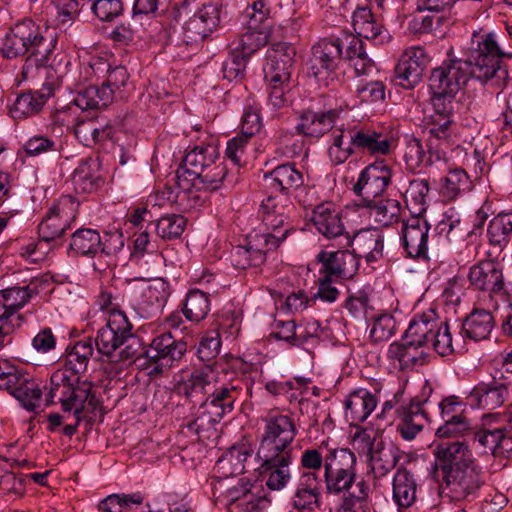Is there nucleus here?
<instances>
[{
    "label": "nucleus",
    "instance_id": "obj_1",
    "mask_svg": "<svg viewBox=\"0 0 512 512\" xmlns=\"http://www.w3.org/2000/svg\"><path fill=\"white\" fill-rule=\"evenodd\" d=\"M1 53L8 59L25 56L17 76L19 82H34L43 71H54L58 77H65L71 65L64 52L56 51V40L46 37L42 28L31 19L17 22L9 29Z\"/></svg>",
    "mask_w": 512,
    "mask_h": 512
},
{
    "label": "nucleus",
    "instance_id": "obj_2",
    "mask_svg": "<svg viewBox=\"0 0 512 512\" xmlns=\"http://www.w3.org/2000/svg\"><path fill=\"white\" fill-rule=\"evenodd\" d=\"M434 475L440 481V495L451 500H473L484 484L483 472L465 441L435 445Z\"/></svg>",
    "mask_w": 512,
    "mask_h": 512
},
{
    "label": "nucleus",
    "instance_id": "obj_3",
    "mask_svg": "<svg viewBox=\"0 0 512 512\" xmlns=\"http://www.w3.org/2000/svg\"><path fill=\"white\" fill-rule=\"evenodd\" d=\"M357 458L348 448H328L323 444L305 449L300 457V474L320 476L328 495L341 496L353 488L357 480Z\"/></svg>",
    "mask_w": 512,
    "mask_h": 512
},
{
    "label": "nucleus",
    "instance_id": "obj_4",
    "mask_svg": "<svg viewBox=\"0 0 512 512\" xmlns=\"http://www.w3.org/2000/svg\"><path fill=\"white\" fill-rule=\"evenodd\" d=\"M464 55V59L474 72V79L480 83L491 82L500 85L507 78L508 72L503 61L505 58H512V52L505 50L500 35L496 32H473Z\"/></svg>",
    "mask_w": 512,
    "mask_h": 512
},
{
    "label": "nucleus",
    "instance_id": "obj_5",
    "mask_svg": "<svg viewBox=\"0 0 512 512\" xmlns=\"http://www.w3.org/2000/svg\"><path fill=\"white\" fill-rule=\"evenodd\" d=\"M47 404H60L64 412L73 415L94 413L99 405L92 384L82 381L79 376L68 370H56L51 374L49 384L45 385Z\"/></svg>",
    "mask_w": 512,
    "mask_h": 512
},
{
    "label": "nucleus",
    "instance_id": "obj_6",
    "mask_svg": "<svg viewBox=\"0 0 512 512\" xmlns=\"http://www.w3.org/2000/svg\"><path fill=\"white\" fill-rule=\"evenodd\" d=\"M249 387L243 381L218 383L214 389L197 408L194 418L189 420L185 427L188 431L199 434L208 426L218 423L221 419L234 410L235 403L241 398L244 391Z\"/></svg>",
    "mask_w": 512,
    "mask_h": 512
},
{
    "label": "nucleus",
    "instance_id": "obj_7",
    "mask_svg": "<svg viewBox=\"0 0 512 512\" xmlns=\"http://www.w3.org/2000/svg\"><path fill=\"white\" fill-rule=\"evenodd\" d=\"M219 149L216 144H200L188 150L183 167L177 169L189 179L196 180V185L206 189L217 190L225 181L227 169L219 162Z\"/></svg>",
    "mask_w": 512,
    "mask_h": 512
},
{
    "label": "nucleus",
    "instance_id": "obj_8",
    "mask_svg": "<svg viewBox=\"0 0 512 512\" xmlns=\"http://www.w3.org/2000/svg\"><path fill=\"white\" fill-rule=\"evenodd\" d=\"M432 393L431 385L426 381L420 396H415L408 403L403 402L404 390L399 389L393 394L392 399L386 400L382 405V411L378 415L384 418L385 415L401 403L397 408V415L400 422L397 425V431L403 439H414L423 429L425 423L429 421L425 405Z\"/></svg>",
    "mask_w": 512,
    "mask_h": 512
},
{
    "label": "nucleus",
    "instance_id": "obj_9",
    "mask_svg": "<svg viewBox=\"0 0 512 512\" xmlns=\"http://www.w3.org/2000/svg\"><path fill=\"white\" fill-rule=\"evenodd\" d=\"M263 423L256 453L294 454L293 443L298 433L294 419L287 414L270 412Z\"/></svg>",
    "mask_w": 512,
    "mask_h": 512
},
{
    "label": "nucleus",
    "instance_id": "obj_10",
    "mask_svg": "<svg viewBox=\"0 0 512 512\" xmlns=\"http://www.w3.org/2000/svg\"><path fill=\"white\" fill-rule=\"evenodd\" d=\"M292 205L287 197L278 198L269 196L260 205L259 214L267 232L261 233L263 237L272 238L276 246H280L285 239L296 232L290 221Z\"/></svg>",
    "mask_w": 512,
    "mask_h": 512
},
{
    "label": "nucleus",
    "instance_id": "obj_11",
    "mask_svg": "<svg viewBox=\"0 0 512 512\" xmlns=\"http://www.w3.org/2000/svg\"><path fill=\"white\" fill-rule=\"evenodd\" d=\"M349 112L348 105L342 104L328 109L308 108L299 115L295 129L300 135L319 139L344 123Z\"/></svg>",
    "mask_w": 512,
    "mask_h": 512
},
{
    "label": "nucleus",
    "instance_id": "obj_12",
    "mask_svg": "<svg viewBox=\"0 0 512 512\" xmlns=\"http://www.w3.org/2000/svg\"><path fill=\"white\" fill-rule=\"evenodd\" d=\"M169 296V283L157 278L149 284L131 287L128 303L140 318L150 319L160 314Z\"/></svg>",
    "mask_w": 512,
    "mask_h": 512
},
{
    "label": "nucleus",
    "instance_id": "obj_13",
    "mask_svg": "<svg viewBox=\"0 0 512 512\" xmlns=\"http://www.w3.org/2000/svg\"><path fill=\"white\" fill-rule=\"evenodd\" d=\"M448 56L430 75L432 93L456 95L470 79H474V72L464 58L451 57L450 53Z\"/></svg>",
    "mask_w": 512,
    "mask_h": 512
},
{
    "label": "nucleus",
    "instance_id": "obj_14",
    "mask_svg": "<svg viewBox=\"0 0 512 512\" xmlns=\"http://www.w3.org/2000/svg\"><path fill=\"white\" fill-rule=\"evenodd\" d=\"M79 202L70 195L61 196L38 225L40 241L50 242L59 238L78 214Z\"/></svg>",
    "mask_w": 512,
    "mask_h": 512
},
{
    "label": "nucleus",
    "instance_id": "obj_15",
    "mask_svg": "<svg viewBox=\"0 0 512 512\" xmlns=\"http://www.w3.org/2000/svg\"><path fill=\"white\" fill-rule=\"evenodd\" d=\"M470 287L483 293L491 302L495 296L506 294V283L502 265L492 259L473 264L468 273Z\"/></svg>",
    "mask_w": 512,
    "mask_h": 512
},
{
    "label": "nucleus",
    "instance_id": "obj_16",
    "mask_svg": "<svg viewBox=\"0 0 512 512\" xmlns=\"http://www.w3.org/2000/svg\"><path fill=\"white\" fill-rule=\"evenodd\" d=\"M29 285L13 286L0 290V334L11 335L24 322V315L19 314L32 298Z\"/></svg>",
    "mask_w": 512,
    "mask_h": 512
},
{
    "label": "nucleus",
    "instance_id": "obj_17",
    "mask_svg": "<svg viewBox=\"0 0 512 512\" xmlns=\"http://www.w3.org/2000/svg\"><path fill=\"white\" fill-rule=\"evenodd\" d=\"M45 82L40 90L23 92L17 96L10 108L14 119H22L38 114L54 91L61 85L64 77H58L54 71H43Z\"/></svg>",
    "mask_w": 512,
    "mask_h": 512
},
{
    "label": "nucleus",
    "instance_id": "obj_18",
    "mask_svg": "<svg viewBox=\"0 0 512 512\" xmlns=\"http://www.w3.org/2000/svg\"><path fill=\"white\" fill-rule=\"evenodd\" d=\"M393 167L385 160H377L367 165L359 174L353 191L363 201L380 197L392 183Z\"/></svg>",
    "mask_w": 512,
    "mask_h": 512
},
{
    "label": "nucleus",
    "instance_id": "obj_19",
    "mask_svg": "<svg viewBox=\"0 0 512 512\" xmlns=\"http://www.w3.org/2000/svg\"><path fill=\"white\" fill-rule=\"evenodd\" d=\"M132 336V325L122 311H114L109 315L105 326L96 335L95 343L99 354L111 356L118 348L125 345Z\"/></svg>",
    "mask_w": 512,
    "mask_h": 512
},
{
    "label": "nucleus",
    "instance_id": "obj_20",
    "mask_svg": "<svg viewBox=\"0 0 512 512\" xmlns=\"http://www.w3.org/2000/svg\"><path fill=\"white\" fill-rule=\"evenodd\" d=\"M311 222L316 231L329 240H338L339 244L347 248L351 243V236L345 231L342 213L332 202H324L314 207Z\"/></svg>",
    "mask_w": 512,
    "mask_h": 512
},
{
    "label": "nucleus",
    "instance_id": "obj_21",
    "mask_svg": "<svg viewBox=\"0 0 512 512\" xmlns=\"http://www.w3.org/2000/svg\"><path fill=\"white\" fill-rule=\"evenodd\" d=\"M272 238L263 237L256 233L249 235L247 243L237 245L230 251L229 259L233 267L245 270L250 267H259L266 261V254L278 248Z\"/></svg>",
    "mask_w": 512,
    "mask_h": 512
},
{
    "label": "nucleus",
    "instance_id": "obj_22",
    "mask_svg": "<svg viewBox=\"0 0 512 512\" xmlns=\"http://www.w3.org/2000/svg\"><path fill=\"white\" fill-rule=\"evenodd\" d=\"M260 465V475L265 480L266 486L273 491H281L288 486L292 479L290 466L294 454H261L256 453Z\"/></svg>",
    "mask_w": 512,
    "mask_h": 512
},
{
    "label": "nucleus",
    "instance_id": "obj_23",
    "mask_svg": "<svg viewBox=\"0 0 512 512\" xmlns=\"http://www.w3.org/2000/svg\"><path fill=\"white\" fill-rule=\"evenodd\" d=\"M355 441L368 449L371 469L375 477H384L393 470L401 458V451L393 443L375 442L365 431L355 435Z\"/></svg>",
    "mask_w": 512,
    "mask_h": 512
},
{
    "label": "nucleus",
    "instance_id": "obj_24",
    "mask_svg": "<svg viewBox=\"0 0 512 512\" xmlns=\"http://www.w3.org/2000/svg\"><path fill=\"white\" fill-rule=\"evenodd\" d=\"M295 55L296 50L291 44L271 43L266 51V63L263 67L265 81L283 83L290 80Z\"/></svg>",
    "mask_w": 512,
    "mask_h": 512
},
{
    "label": "nucleus",
    "instance_id": "obj_25",
    "mask_svg": "<svg viewBox=\"0 0 512 512\" xmlns=\"http://www.w3.org/2000/svg\"><path fill=\"white\" fill-rule=\"evenodd\" d=\"M316 259L321 264L319 273H326L337 280L351 279L360 264L357 254L347 249L333 252L322 250Z\"/></svg>",
    "mask_w": 512,
    "mask_h": 512
},
{
    "label": "nucleus",
    "instance_id": "obj_26",
    "mask_svg": "<svg viewBox=\"0 0 512 512\" xmlns=\"http://www.w3.org/2000/svg\"><path fill=\"white\" fill-rule=\"evenodd\" d=\"M426 146L436 160L445 158L446 151L454 144L457 123L452 118L429 117Z\"/></svg>",
    "mask_w": 512,
    "mask_h": 512
},
{
    "label": "nucleus",
    "instance_id": "obj_27",
    "mask_svg": "<svg viewBox=\"0 0 512 512\" xmlns=\"http://www.w3.org/2000/svg\"><path fill=\"white\" fill-rule=\"evenodd\" d=\"M429 230V224L422 217H411L403 224L401 240L407 257L428 258Z\"/></svg>",
    "mask_w": 512,
    "mask_h": 512
},
{
    "label": "nucleus",
    "instance_id": "obj_28",
    "mask_svg": "<svg viewBox=\"0 0 512 512\" xmlns=\"http://www.w3.org/2000/svg\"><path fill=\"white\" fill-rule=\"evenodd\" d=\"M269 499L263 488L248 483L228 489L225 505L229 512H259L266 508Z\"/></svg>",
    "mask_w": 512,
    "mask_h": 512
},
{
    "label": "nucleus",
    "instance_id": "obj_29",
    "mask_svg": "<svg viewBox=\"0 0 512 512\" xmlns=\"http://www.w3.org/2000/svg\"><path fill=\"white\" fill-rule=\"evenodd\" d=\"M425 68V52L421 47L405 51L394 71L393 81L404 89L414 88L422 79Z\"/></svg>",
    "mask_w": 512,
    "mask_h": 512
},
{
    "label": "nucleus",
    "instance_id": "obj_30",
    "mask_svg": "<svg viewBox=\"0 0 512 512\" xmlns=\"http://www.w3.org/2000/svg\"><path fill=\"white\" fill-rule=\"evenodd\" d=\"M321 476L300 474L290 498L293 509L299 512H313L321 505Z\"/></svg>",
    "mask_w": 512,
    "mask_h": 512
},
{
    "label": "nucleus",
    "instance_id": "obj_31",
    "mask_svg": "<svg viewBox=\"0 0 512 512\" xmlns=\"http://www.w3.org/2000/svg\"><path fill=\"white\" fill-rule=\"evenodd\" d=\"M219 383L218 373L213 365L207 364L195 368L179 386L181 392L191 401L197 400L199 404L209 395Z\"/></svg>",
    "mask_w": 512,
    "mask_h": 512
},
{
    "label": "nucleus",
    "instance_id": "obj_32",
    "mask_svg": "<svg viewBox=\"0 0 512 512\" xmlns=\"http://www.w3.org/2000/svg\"><path fill=\"white\" fill-rule=\"evenodd\" d=\"M187 351V343L175 339L170 332L155 336L147 351V356L162 367H171L174 362L181 360Z\"/></svg>",
    "mask_w": 512,
    "mask_h": 512
},
{
    "label": "nucleus",
    "instance_id": "obj_33",
    "mask_svg": "<svg viewBox=\"0 0 512 512\" xmlns=\"http://www.w3.org/2000/svg\"><path fill=\"white\" fill-rule=\"evenodd\" d=\"M509 398V388L505 383L493 378L491 382L478 383L468 395L472 407L494 410Z\"/></svg>",
    "mask_w": 512,
    "mask_h": 512
},
{
    "label": "nucleus",
    "instance_id": "obj_34",
    "mask_svg": "<svg viewBox=\"0 0 512 512\" xmlns=\"http://www.w3.org/2000/svg\"><path fill=\"white\" fill-rule=\"evenodd\" d=\"M339 45L336 38H325L313 45L310 69L315 77L333 72L338 67L343 56Z\"/></svg>",
    "mask_w": 512,
    "mask_h": 512
},
{
    "label": "nucleus",
    "instance_id": "obj_35",
    "mask_svg": "<svg viewBox=\"0 0 512 512\" xmlns=\"http://www.w3.org/2000/svg\"><path fill=\"white\" fill-rule=\"evenodd\" d=\"M352 25L356 36L371 40L375 45H384L392 38L368 7H358L353 12Z\"/></svg>",
    "mask_w": 512,
    "mask_h": 512
},
{
    "label": "nucleus",
    "instance_id": "obj_36",
    "mask_svg": "<svg viewBox=\"0 0 512 512\" xmlns=\"http://www.w3.org/2000/svg\"><path fill=\"white\" fill-rule=\"evenodd\" d=\"M352 143L355 151L371 155H387L392 147L393 139L388 134L378 132L369 127L352 126Z\"/></svg>",
    "mask_w": 512,
    "mask_h": 512
},
{
    "label": "nucleus",
    "instance_id": "obj_37",
    "mask_svg": "<svg viewBox=\"0 0 512 512\" xmlns=\"http://www.w3.org/2000/svg\"><path fill=\"white\" fill-rule=\"evenodd\" d=\"M474 440L484 448L485 453H491L494 457H512V428L508 422L504 427L475 432Z\"/></svg>",
    "mask_w": 512,
    "mask_h": 512
},
{
    "label": "nucleus",
    "instance_id": "obj_38",
    "mask_svg": "<svg viewBox=\"0 0 512 512\" xmlns=\"http://www.w3.org/2000/svg\"><path fill=\"white\" fill-rule=\"evenodd\" d=\"M378 400L366 388L351 391L345 399V417L351 426L363 423L375 410Z\"/></svg>",
    "mask_w": 512,
    "mask_h": 512
},
{
    "label": "nucleus",
    "instance_id": "obj_39",
    "mask_svg": "<svg viewBox=\"0 0 512 512\" xmlns=\"http://www.w3.org/2000/svg\"><path fill=\"white\" fill-rule=\"evenodd\" d=\"M336 39L343 51L342 59L349 62L357 76L367 75L374 70V62L366 53L361 38L354 34H344L343 37Z\"/></svg>",
    "mask_w": 512,
    "mask_h": 512
},
{
    "label": "nucleus",
    "instance_id": "obj_40",
    "mask_svg": "<svg viewBox=\"0 0 512 512\" xmlns=\"http://www.w3.org/2000/svg\"><path fill=\"white\" fill-rule=\"evenodd\" d=\"M264 180L268 187L288 195L303 186L304 175L294 163H286L266 173Z\"/></svg>",
    "mask_w": 512,
    "mask_h": 512
},
{
    "label": "nucleus",
    "instance_id": "obj_41",
    "mask_svg": "<svg viewBox=\"0 0 512 512\" xmlns=\"http://www.w3.org/2000/svg\"><path fill=\"white\" fill-rule=\"evenodd\" d=\"M494 326L495 320L491 312L485 309H473L463 320L459 333L464 341L469 339L478 342L488 339Z\"/></svg>",
    "mask_w": 512,
    "mask_h": 512
},
{
    "label": "nucleus",
    "instance_id": "obj_42",
    "mask_svg": "<svg viewBox=\"0 0 512 512\" xmlns=\"http://www.w3.org/2000/svg\"><path fill=\"white\" fill-rule=\"evenodd\" d=\"M348 247H353L358 259L365 258L367 263H372L383 257L384 236L377 230L359 231Z\"/></svg>",
    "mask_w": 512,
    "mask_h": 512
},
{
    "label": "nucleus",
    "instance_id": "obj_43",
    "mask_svg": "<svg viewBox=\"0 0 512 512\" xmlns=\"http://www.w3.org/2000/svg\"><path fill=\"white\" fill-rule=\"evenodd\" d=\"M388 358L401 370H412L416 365L425 362L426 354L421 346L402 338L400 342L389 345Z\"/></svg>",
    "mask_w": 512,
    "mask_h": 512
},
{
    "label": "nucleus",
    "instance_id": "obj_44",
    "mask_svg": "<svg viewBox=\"0 0 512 512\" xmlns=\"http://www.w3.org/2000/svg\"><path fill=\"white\" fill-rule=\"evenodd\" d=\"M252 453L253 449L249 444L233 446L218 459L215 471L223 478L240 475L244 473L245 462Z\"/></svg>",
    "mask_w": 512,
    "mask_h": 512
},
{
    "label": "nucleus",
    "instance_id": "obj_45",
    "mask_svg": "<svg viewBox=\"0 0 512 512\" xmlns=\"http://www.w3.org/2000/svg\"><path fill=\"white\" fill-rule=\"evenodd\" d=\"M392 498L398 509L411 507L417 498L416 480L407 469L399 468L394 475Z\"/></svg>",
    "mask_w": 512,
    "mask_h": 512
},
{
    "label": "nucleus",
    "instance_id": "obj_46",
    "mask_svg": "<svg viewBox=\"0 0 512 512\" xmlns=\"http://www.w3.org/2000/svg\"><path fill=\"white\" fill-rule=\"evenodd\" d=\"M352 126L341 123L331 134L328 157L335 166L343 164L355 152L351 139Z\"/></svg>",
    "mask_w": 512,
    "mask_h": 512
},
{
    "label": "nucleus",
    "instance_id": "obj_47",
    "mask_svg": "<svg viewBox=\"0 0 512 512\" xmlns=\"http://www.w3.org/2000/svg\"><path fill=\"white\" fill-rule=\"evenodd\" d=\"M94 354L92 338H84L70 344L66 349L65 365L59 370H68L77 376L87 370L88 363Z\"/></svg>",
    "mask_w": 512,
    "mask_h": 512
},
{
    "label": "nucleus",
    "instance_id": "obj_48",
    "mask_svg": "<svg viewBox=\"0 0 512 512\" xmlns=\"http://www.w3.org/2000/svg\"><path fill=\"white\" fill-rule=\"evenodd\" d=\"M429 344L438 354L447 356L454 352L462 351L465 343L460 333L458 336L453 337L447 321H439L436 318Z\"/></svg>",
    "mask_w": 512,
    "mask_h": 512
},
{
    "label": "nucleus",
    "instance_id": "obj_49",
    "mask_svg": "<svg viewBox=\"0 0 512 512\" xmlns=\"http://www.w3.org/2000/svg\"><path fill=\"white\" fill-rule=\"evenodd\" d=\"M364 206L369 209L370 216L381 226H391L401 219V204L392 198H372L364 201Z\"/></svg>",
    "mask_w": 512,
    "mask_h": 512
},
{
    "label": "nucleus",
    "instance_id": "obj_50",
    "mask_svg": "<svg viewBox=\"0 0 512 512\" xmlns=\"http://www.w3.org/2000/svg\"><path fill=\"white\" fill-rule=\"evenodd\" d=\"M270 39V31L250 29L247 26L246 31L240 34L231 43V49L249 60L253 54H255L262 47L269 44Z\"/></svg>",
    "mask_w": 512,
    "mask_h": 512
},
{
    "label": "nucleus",
    "instance_id": "obj_51",
    "mask_svg": "<svg viewBox=\"0 0 512 512\" xmlns=\"http://www.w3.org/2000/svg\"><path fill=\"white\" fill-rule=\"evenodd\" d=\"M178 187L182 189L179 197L178 208L182 211H191L204 206L208 189L196 185V180L189 179L181 173L177 174ZM209 191H212L209 189Z\"/></svg>",
    "mask_w": 512,
    "mask_h": 512
},
{
    "label": "nucleus",
    "instance_id": "obj_52",
    "mask_svg": "<svg viewBox=\"0 0 512 512\" xmlns=\"http://www.w3.org/2000/svg\"><path fill=\"white\" fill-rule=\"evenodd\" d=\"M84 0H54L52 2L51 23L58 29H67L78 18Z\"/></svg>",
    "mask_w": 512,
    "mask_h": 512
},
{
    "label": "nucleus",
    "instance_id": "obj_53",
    "mask_svg": "<svg viewBox=\"0 0 512 512\" xmlns=\"http://www.w3.org/2000/svg\"><path fill=\"white\" fill-rule=\"evenodd\" d=\"M101 243L102 237L97 230L81 228L72 234L69 248L76 255L94 257L99 252Z\"/></svg>",
    "mask_w": 512,
    "mask_h": 512
},
{
    "label": "nucleus",
    "instance_id": "obj_54",
    "mask_svg": "<svg viewBox=\"0 0 512 512\" xmlns=\"http://www.w3.org/2000/svg\"><path fill=\"white\" fill-rule=\"evenodd\" d=\"M435 321L436 317L433 311L423 313L410 322L403 338L422 348L429 345Z\"/></svg>",
    "mask_w": 512,
    "mask_h": 512
},
{
    "label": "nucleus",
    "instance_id": "obj_55",
    "mask_svg": "<svg viewBox=\"0 0 512 512\" xmlns=\"http://www.w3.org/2000/svg\"><path fill=\"white\" fill-rule=\"evenodd\" d=\"M472 182L465 170H450L442 179L440 194L446 201H454L462 193L470 191Z\"/></svg>",
    "mask_w": 512,
    "mask_h": 512
},
{
    "label": "nucleus",
    "instance_id": "obj_56",
    "mask_svg": "<svg viewBox=\"0 0 512 512\" xmlns=\"http://www.w3.org/2000/svg\"><path fill=\"white\" fill-rule=\"evenodd\" d=\"M355 488L343 493V500L340 504L339 512H371L369 506V484L361 479L355 481Z\"/></svg>",
    "mask_w": 512,
    "mask_h": 512
},
{
    "label": "nucleus",
    "instance_id": "obj_57",
    "mask_svg": "<svg viewBox=\"0 0 512 512\" xmlns=\"http://www.w3.org/2000/svg\"><path fill=\"white\" fill-rule=\"evenodd\" d=\"M271 12L270 0H256L244 11L245 23L250 29L271 32L273 24Z\"/></svg>",
    "mask_w": 512,
    "mask_h": 512
},
{
    "label": "nucleus",
    "instance_id": "obj_58",
    "mask_svg": "<svg viewBox=\"0 0 512 512\" xmlns=\"http://www.w3.org/2000/svg\"><path fill=\"white\" fill-rule=\"evenodd\" d=\"M111 101V90L90 85L77 93L73 103L81 110H92L106 107Z\"/></svg>",
    "mask_w": 512,
    "mask_h": 512
},
{
    "label": "nucleus",
    "instance_id": "obj_59",
    "mask_svg": "<svg viewBox=\"0 0 512 512\" xmlns=\"http://www.w3.org/2000/svg\"><path fill=\"white\" fill-rule=\"evenodd\" d=\"M489 243L505 247L512 238V211L501 212L494 216L487 228Z\"/></svg>",
    "mask_w": 512,
    "mask_h": 512
},
{
    "label": "nucleus",
    "instance_id": "obj_60",
    "mask_svg": "<svg viewBox=\"0 0 512 512\" xmlns=\"http://www.w3.org/2000/svg\"><path fill=\"white\" fill-rule=\"evenodd\" d=\"M9 393L28 411H34L40 405L42 396L41 388L25 375L21 377L19 384L12 387Z\"/></svg>",
    "mask_w": 512,
    "mask_h": 512
},
{
    "label": "nucleus",
    "instance_id": "obj_61",
    "mask_svg": "<svg viewBox=\"0 0 512 512\" xmlns=\"http://www.w3.org/2000/svg\"><path fill=\"white\" fill-rule=\"evenodd\" d=\"M144 496L140 492L131 494H111L98 503L100 512H130L134 506L143 503Z\"/></svg>",
    "mask_w": 512,
    "mask_h": 512
},
{
    "label": "nucleus",
    "instance_id": "obj_62",
    "mask_svg": "<svg viewBox=\"0 0 512 512\" xmlns=\"http://www.w3.org/2000/svg\"><path fill=\"white\" fill-rule=\"evenodd\" d=\"M210 311L209 295L199 289H192L186 295L183 313L193 322L203 320Z\"/></svg>",
    "mask_w": 512,
    "mask_h": 512
},
{
    "label": "nucleus",
    "instance_id": "obj_63",
    "mask_svg": "<svg viewBox=\"0 0 512 512\" xmlns=\"http://www.w3.org/2000/svg\"><path fill=\"white\" fill-rule=\"evenodd\" d=\"M187 225V220L180 214H166L155 223V230L159 237L165 240L179 238Z\"/></svg>",
    "mask_w": 512,
    "mask_h": 512
},
{
    "label": "nucleus",
    "instance_id": "obj_64",
    "mask_svg": "<svg viewBox=\"0 0 512 512\" xmlns=\"http://www.w3.org/2000/svg\"><path fill=\"white\" fill-rule=\"evenodd\" d=\"M472 431L471 422L462 414H454L443 420V424L436 430L439 438H450L468 435Z\"/></svg>",
    "mask_w": 512,
    "mask_h": 512
}]
</instances>
